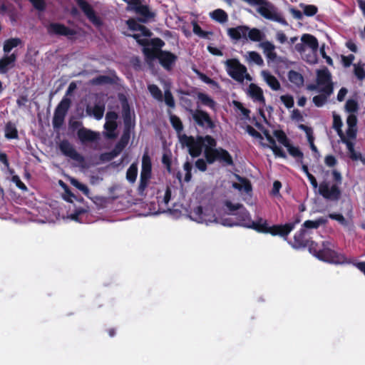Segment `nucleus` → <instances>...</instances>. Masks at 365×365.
<instances>
[{
  "label": "nucleus",
  "instance_id": "nucleus-9",
  "mask_svg": "<svg viewBox=\"0 0 365 365\" xmlns=\"http://www.w3.org/2000/svg\"><path fill=\"white\" fill-rule=\"evenodd\" d=\"M71 104V101L66 97H64L58 104L55 108L52 120L53 128H59L62 126Z\"/></svg>",
  "mask_w": 365,
  "mask_h": 365
},
{
  "label": "nucleus",
  "instance_id": "nucleus-18",
  "mask_svg": "<svg viewBox=\"0 0 365 365\" xmlns=\"http://www.w3.org/2000/svg\"><path fill=\"white\" fill-rule=\"evenodd\" d=\"M77 136L82 143L96 141L98 138V134L86 128H81L77 131Z\"/></svg>",
  "mask_w": 365,
  "mask_h": 365
},
{
  "label": "nucleus",
  "instance_id": "nucleus-54",
  "mask_svg": "<svg viewBox=\"0 0 365 365\" xmlns=\"http://www.w3.org/2000/svg\"><path fill=\"white\" fill-rule=\"evenodd\" d=\"M34 8L39 11H43L46 9V4L45 0H29Z\"/></svg>",
  "mask_w": 365,
  "mask_h": 365
},
{
  "label": "nucleus",
  "instance_id": "nucleus-3",
  "mask_svg": "<svg viewBox=\"0 0 365 365\" xmlns=\"http://www.w3.org/2000/svg\"><path fill=\"white\" fill-rule=\"evenodd\" d=\"M301 222V217L298 215L294 216V220L284 225H274L269 226L267 221L262 217L252 221L248 228L252 229L259 233L270 234L272 236H280L287 240L289 233L295 228L296 225Z\"/></svg>",
  "mask_w": 365,
  "mask_h": 365
},
{
  "label": "nucleus",
  "instance_id": "nucleus-11",
  "mask_svg": "<svg viewBox=\"0 0 365 365\" xmlns=\"http://www.w3.org/2000/svg\"><path fill=\"white\" fill-rule=\"evenodd\" d=\"M317 83L322 86L319 91L327 95L333 93L334 86L331 82V76L327 68L319 70L317 73Z\"/></svg>",
  "mask_w": 365,
  "mask_h": 365
},
{
  "label": "nucleus",
  "instance_id": "nucleus-51",
  "mask_svg": "<svg viewBox=\"0 0 365 365\" xmlns=\"http://www.w3.org/2000/svg\"><path fill=\"white\" fill-rule=\"evenodd\" d=\"M192 31L195 34L203 38H206L209 34H212V32L203 31L202 28L195 22L193 24Z\"/></svg>",
  "mask_w": 365,
  "mask_h": 365
},
{
  "label": "nucleus",
  "instance_id": "nucleus-10",
  "mask_svg": "<svg viewBox=\"0 0 365 365\" xmlns=\"http://www.w3.org/2000/svg\"><path fill=\"white\" fill-rule=\"evenodd\" d=\"M226 71L228 75L237 81H243L244 75L247 72V68L241 64L236 58L227 59L225 61Z\"/></svg>",
  "mask_w": 365,
  "mask_h": 365
},
{
  "label": "nucleus",
  "instance_id": "nucleus-16",
  "mask_svg": "<svg viewBox=\"0 0 365 365\" xmlns=\"http://www.w3.org/2000/svg\"><path fill=\"white\" fill-rule=\"evenodd\" d=\"M177 56L168 51H160L158 61L160 65L167 71H170L177 61Z\"/></svg>",
  "mask_w": 365,
  "mask_h": 365
},
{
  "label": "nucleus",
  "instance_id": "nucleus-47",
  "mask_svg": "<svg viewBox=\"0 0 365 365\" xmlns=\"http://www.w3.org/2000/svg\"><path fill=\"white\" fill-rule=\"evenodd\" d=\"M249 59L258 66H263L264 61L261 56L257 51H250L248 53Z\"/></svg>",
  "mask_w": 365,
  "mask_h": 365
},
{
  "label": "nucleus",
  "instance_id": "nucleus-32",
  "mask_svg": "<svg viewBox=\"0 0 365 365\" xmlns=\"http://www.w3.org/2000/svg\"><path fill=\"white\" fill-rule=\"evenodd\" d=\"M118 128L117 122H106L104 128L106 130V136L109 139H114L117 137L115 130Z\"/></svg>",
  "mask_w": 365,
  "mask_h": 365
},
{
  "label": "nucleus",
  "instance_id": "nucleus-21",
  "mask_svg": "<svg viewBox=\"0 0 365 365\" xmlns=\"http://www.w3.org/2000/svg\"><path fill=\"white\" fill-rule=\"evenodd\" d=\"M249 94L256 101L260 103H265V98L263 95L262 89L255 83H251L249 86Z\"/></svg>",
  "mask_w": 365,
  "mask_h": 365
},
{
  "label": "nucleus",
  "instance_id": "nucleus-7",
  "mask_svg": "<svg viewBox=\"0 0 365 365\" xmlns=\"http://www.w3.org/2000/svg\"><path fill=\"white\" fill-rule=\"evenodd\" d=\"M143 0H127L128 11H133L136 14L140 15V17L138 18V21L141 23H146L149 20L155 16V14L150 11L148 5L142 4Z\"/></svg>",
  "mask_w": 365,
  "mask_h": 365
},
{
  "label": "nucleus",
  "instance_id": "nucleus-45",
  "mask_svg": "<svg viewBox=\"0 0 365 365\" xmlns=\"http://www.w3.org/2000/svg\"><path fill=\"white\" fill-rule=\"evenodd\" d=\"M160 51V50L153 49V48H144L143 53L145 54L146 58L148 60H154L155 58L158 59Z\"/></svg>",
  "mask_w": 365,
  "mask_h": 365
},
{
  "label": "nucleus",
  "instance_id": "nucleus-27",
  "mask_svg": "<svg viewBox=\"0 0 365 365\" xmlns=\"http://www.w3.org/2000/svg\"><path fill=\"white\" fill-rule=\"evenodd\" d=\"M4 133L5 138L7 139H17L19 137L16 126L11 121L6 124Z\"/></svg>",
  "mask_w": 365,
  "mask_h": 365
},
{
  "label": "nucleus",
  "instance_id": "nucleus-39",
  "mask_svg": "<svg viewBox=\"0 0 365 365\" xmlns=\"http://www.w3.org/2000/svg\"><path fill=\"white\" fill-rule=\"evenodd\" d=\"M342 125H343V123H342L341 117L339 115L334 113L333 114V128L337 132V134L339 136V138L344 135L343 131L341 130Z\"/></svg>",
  "mask_w": 365,
  "mask_h": 365
},
{
  "label": "nucleus",
  "instance_id": "nucleus-52",
  "mask_svg": "<svg viewBox=\"0 0 365 365\" xmlns=\"http://www.w3.org/2000/svg\"><path fill=\"white\" fill-rule=\"evenodd\" d=\"M281 101L284 103L286 108H292L294 106V98L289 94L281 96Z\"/></svg>",
  "mask_w": 365,
  "mask_h": 365
},
{
  "label": "nucleus",
  "instance_id": "nucleus-37",
  "mask_svg": "<svg viewBox=\"0 0 365 365\" xmlns=\"http://www.w3.org/2000/svg\"><path fill=\"white\" fill-rule=\"evenodd\" d=\"M364 66L365 64L362 63L354 64V73L359 81H363L365 79Z\"/></svg>",
  "mask_w": 365,
  "mask_h": 365
},
{
  "label": "nucleus",
  "instance_id": "nucleus-29",
  "mask_svg": "<svg viewBox=\"0 0 365 365\" xmlns=\"http://www.w3.org/2000/svg\"><path fill=\"white\" fill-rule=\"evenodd\" d=\"M21 43L19 38H11L4 42L3 51L6 55L14 48Z\"/></svg>",
  "mask_w": 365,
  "mask_h": 365
},
{
  "label": "nucleus",
  "instance_id": "nucleus-61",
  "mask_svg": "<svg viewBox=\"0 0 365 365\" xmlns=\"http://www.w3.org/2000/svg\"><path fill=\"white\" fill-rule=\"evenodd\" d=\"M233 103L235 106V107L241 111L242 114L244 116L249 117L250 113V110L249 109L244 107L243 105L239 101H234Z\"/></svg>",
  "mask_w": 365,
  "mask_h": 365
},
{
  "label": "nucleus",
  "instance_id": "nucleus-57",
  "mask_svg": "<svg viewBox=\"0 0 365 365\" xmlns=\"http://www.w3.org/2000/svg\"><path fill=\"white\" fill-rule=\"evenodd\" d=\"M11 181L16 185V186L22 191H27L28 188L26 185L21 182L20 178L18 175H13Z\"/></svg>",
  "mask_w": 365,
  "mask_h": 365
},
{
  "label": "nucleus",
  "instance_id": "nucleus-6",
  "mask_svg": "<svg viewBox=\"0 0 365 365\" xmlns=\"http://www.w3.org/2000/svg\"><path fill=\"white\" fill-rule=\"evenodd\" d=\"M123 130L120 138L129 142L131 132L135 128V120L132 117L130 105L126 98L121 101Z\"/></svg>",
  "mask_w": 365,
  "mask_h": 365
},
{
  "label": "nucleus",
  "instance_id": "nucleus-59",
  "mask_svg": "<svg viewBox=\"0 0 365 365\" xmlns=\"http://www.w3.org/2000/svg\"><path fill=\"white\" fill-rule=\"evenodd\" d=\"M150 44L153 49L162 50L161 48L164 46L165 42L160 38H154L150 40Z\"/></svg>",
  "mask_w": 365,
  "mask_h": 365
},
{
  "label": "nucleus",
  "instance_id": "nucleus-14",
  "mask_svg": "<svg viewBox=\"0 0 365 365\" xmlns=\"http://www.w3.org/2000/svg\"><path fill=\"white\" fill-rule=\"evenodd\" d=\"M190 217L192 220L197 222H217L218 220L214 214L207 213V210H204L202 207L199 205L192 210L190 212Z\"/></svg>",
  "mask_w": 365,
  "mask_h": 365
},
{
  "label": "nucleus",
  "instance_id": "nucleus-2",
  "mask_svg": "<svg viewBox=\"0 0 365 365\" xmlns=\"http://www.w3.org/2000/svg\"><path fill=\"white\" fill-rule=\"evenodd\" d=\"M311 232L300 228L294 235L293 242H289L294 248L308 247L309 251L318 259L330 264H342L348 263L346 256L334 250V245L328 240L321 245L311 240Z\"/></svg>",
  "mask_w": 365,
  "mask_h": 365
},
{
  "label": "nucleus",
  "instance_id": "nucleus-5",
  "mask_svg": "<svg viewBox=\"0 0 365 365\" xmlns=\"http://www.w3.org/2000/svg\"><path fill=\"white\" fill-rule=\"evenodd\" d=\"M216 146L217 143H215V146H212L211 147L212 148H210L211 150H217V154L215 155V160H213V162H208L205 157V159L199 158L195 161V165L196 168L198 169L200 171H206L207 169V164H213L215 161H219L224 165H233L234 162L232 160V157L231 156L230 153L227 150L221 147L217 148Z\"/></svg>",
  "mask_w": 365,
  "mask_h": 365
},
{
  "label": "nucleus",
  "instance_id": "nucleus-43",
  "mask_svg": "<svg viewBox=\"0 0 365 365\" xmlns=\"http://www.w3.org/2000/svg\"><path fill=\"white\" fill-rule=\"evenodd\" d=\"M345 109L348 113H356L359 110L358 102L354 99L347 100L345 104Z\"/></svg>",
  "mask_w": 365,
  "mask_h": 365
},
{
  "label": "nucleus",
  "instance_id": "nucleus-36",
  "mask_svg": "<svg viewBox=\"0 0 365 365\" xmlns=\"http://www.w3.org/2000/svg\"><path fill=\"white\" fill-rule=\"evenodd\" d=\"M240 184L234 183L233 186L235 188H237L238 190H243L247 193L252 191V187L251 182L249 180L244 178H240Z\"/></svg>",
  "mask_w": 365,
  "mask_h": 365
},
{
  "label": "nucleus",
  "instance_id": "nucleus-50",
  "mask_svg": "<svg viewBox=\"0 0 365 365\" xmlns=\"http://www.w3.org/2000/svg\"><path fill=\"white\" fill-rule=\"evenodd\" d=\"M164 101L165 104L170 108H174L175 103L171 91L169 89L165 91Z\"/></svg>",
  "mask_w": 365,
  "mask_h": 365
},
{
  "label": "nucleus",
  "instance_id": "nucleus-62",
  "mask_svg": "<svg viewBox=\"0 0 365 365\" xmlns=\"http://www.w3.org/2000/svg\"><path fill=\"white\" fill-rule=\"evenodd\" d=\"M271 150L273 151L274 154L279 158H287V154L283 150V149L281 147L277 146L275 145L273 148H271Z\"/></svg>",
  "mask_w": 365,
  "mask_h": 365
},
{
  "label": "nucleus",
  "instance_id": "nucleus-28",
  "mask_svg": "<svg viewBox=\"0 0 365 365\" xmlns=\"http://www.w3.org/2000/svg\"><path fill=\"white\" fill-rule=\"evenodd\" d=\"M288 78L289 81L297 86V87H301L304 84V77L303 76L294 70H291L288 73Z\"/></svg>",
  "mask_w": 365,
  "mask_h": 365
},
{
  "label": "nucleus",
  "instance_id": "nucleus-17",
  "mask_svg": "<svg viewBox=\"0 0 365 365\" xmlns=\"http://www.w3.org/2000/svg\"><path fill=\"white\" fill-rule=\"evenodd\" d=\"M17 59V54L13 53L10 55H4L0 58V73L6 74L8 73L9 69L12 68L15 66V63Z\"/></svg>",
  "mask_w": 365,
  "mask_h": 365
},
{
  "label": "nucleus",
  "instance_id": "nucleus-24",
  "mask_svg": "<svg viewBox=\"0 0 365 365\" xmlns=\"http://www.w3.org/2000/svg\"><path fill=\"white\" fill-rule=\"evenodd\" d=\"M260 45L263 48L264 53L266 55L267 58L272 61H274L277 58V55L274 51L275 46L272 43L266 41L262 42Z\"/></svg>",
  "mask_w": 365,
  "mask_h": 365
},
{
  "label": "nucleus",
  "instance_id": "nucleus-41",
  "mask_svg": "<svg viewBox=\"0 0 365 365\" xmlns=\"http://www.w3.org/2000/svg\"><path fill=\"white\" fill-rule=\"evenodd\" d=\"M286 148H287L288 153L290 155L294 158H299L300 160V163H302L304 154L298 147L293 146L289 143Z\"/></svg>",
  "mask_w": 365,
  "mask_h": 365
},
{
  "label": "nucleus",
  "instance_id": "nucleus-58",
  "mask_svg": "<svg viewBox=\"0 0 365 365\" xmlns=\"http://www.w3.org/2000/svg\"><path fill=\"white\" fill-rule=\"evenodd\" d=\"M225 205L227 207V209L230 212L237 211V210L240 211V210H242L244 207L242 204H240V203L233 204L232 202H230L229 200H226L225 202Z\"/></svg>",
  "mask_w": 365,
  "mask_h": 365
},
{
  "label": "nucleus",
  "instance_id": "nucleus-1",
  "mask_svg": "<svg viewBox=\"0 0 365 365\" xmlns=\"http://www.w3.org/2000/svg\"><path fill=\"white\" fill-rule=\"evenodd\" d=\"M170 122L178 133L179 142L182 147L187 148L188 153L192 158H195L199 157L203 151V155L207 158L208 162H213V160H215L217 150H213L210 148L215 146L216 143L215 138L210 135H197L194 137L182 133L183 125L180 118L176 115L170 114Z\"/></svg>",
  "mask_w": 365,
  "mask_h": 365
},
{
  "label": "nucleus",
  "instance_id": "nucleus-53",
  "mask_svg": "<svg viewBox=\"0 0 365 365\" xmlns=\"http://www.w3.org/2000/svg\"><path fill=\"white\" fill-rule=\"evenodd\" d=\"M138 22V20L130 18L126 21V24L128 25V27L130 30L133 31H138L142 26Z\"/></svg>",
  "mask_w": 365,
  "mask_h": 365
},
{
  "label": "nucleus",
  "instance_id": "nucleus-48",
  "mask_svg": "<svg viewBox=\"0 0 365 365\" xmlns=\"http://www.w3.org/2000/svg\"><path fill=\"white\" fill-rule=\"evenodd\" d=\"M71 183L72 185H73L75 187L81 190L85 195H88L89 194V189L87 185L81 183L78 180L73 178L71 180Z\"/></svg>",
  "mask_w": 365,
  "mask_h": 365
},
{
  "label": "nucleus",
  "instance_id": "nucleus-34",
  "mask_svg": "<svg viewBox=\"0 0 365 365\" xmlns=\"http://www.w3.org/2000/svg\"><path fill=\"white\" fill-rule=\"evenodd\" d=\"M138 175V166L135 163H132L126 171V179L130 183H134Z\"/></svg>",
  "mask_w": 365,
  "mask_h": 365
},
{
  "label": "nucleus",
  "instance_id": "nucleus-20",
  "mask_svg": "<svg viewBox=\"0 0 365 365\" xmlns=\"http://www.w3.org/2000/svg\"><path fill=\"white\" fill-rule=\"evenodd\" d=\"M236 215V219L237 222H236L237 226H242L248 228V225H250L252 222L250 212L243 207L242 210L234 214Z\"/></svg>",
  "mask_w": 365,
  "mask_h": 365
},
{
  "label": "nucleus",
  "instance_id": "nucleus-30",
  "mask_svg": "<svg viewBox=\"0 0 365 365\" xmlns=\"http://www.w3.org/2000/svg\"><path fill=\"white\" fill-rule=\"evenodd\" d=\"M105 111V106L103 105H95L93 108L90 106L86 107V112L88 115H93L97 120L103 118Z\"/></svg>",
  "mask_w": 365,
  "mask_h": 365
},
{
  "label": "nucleus",
  "instance_id": "nucleus-63",
  "mask_svg": "<svg viewBox=\"0 0 365 365\" xmlns=\"http://www.w3.org/2000/svg\"><path fill=\"white\" fill-rule=\"evenodd\" d=\"M116 156L114 155V153L112 152H106L103 153H101L100 155V160L103 162H109L114 159Z\"/></svg>",
  "mask_w": 365,
  "mask_h": 365
},
{
  "label": "nucleus",
  "instance_id": "nucleus-23",
  "mask_svg": "<svg viewBox=\"0 0 365 365\" xmlns=\"http://www.w3.org/2000/svg\"><path fill=\"white\" fill-rule=\"evenodd\" d=\"M301 40L304 45L309 46L313 51L316 52L318 50V40L313 35L309 34H304L302 35Z\"/></svg>",
  "mask_w": 365,
  "mask_h": 365
},
{
  "label": "nucleus",
  "instance_id": "nucleus-42",
  "mask_svg": "<svg viewBox=\"0 0 365 365\" xmlns=\"http://www.w3.org/2000/svg\"><path fill=\"white\" fill-rule=\"evenodd\" d=\"M247 37L252 41H259L262 38V32L258 29H249L247 35Z\"/></svg>",
  "mask_w": 365,
  "mask_h": 365
},
{
  "label": "nucleus",
  "instance_id": "nucleus-60",
  "mask_svg": "<svg viewBox=\"0 0 365 365\" xmlns=\"http://www.w3.org/2000/svg\"><path fill=\"white\" fill-rule=\"evenodd\" d=\"M128 36H131L132 38H133L136 41L137 43L139 44V45H141V46H146L149 44V41L146 38H141V34H132V35H128Z\"/></svg>",
  "mask_w": 365,
  "mask_h": 365
},
{
  "label": "nucleus",
  "instance_id": "nucleus-35",
  "mask_svg": "<svg viewBox=\"0 0 365 365\" xmlns=\"http://www.w3.org/2000/svg\"><path fill=\"white\" fill-rule=\"evenodd\" d=\"M299 7L303 10L304 15L307 16H313L318 12V8L315 5L301 3Z\"/></svg>",
  "mask_w": 365,
  "mask_h": 365
},
{
  "label": "nucleus",
  "instance_id": "nucleus-8",
  "mask_svg": "<svg viewBox=\"0 0 365 365\" xmlns=\"http://www.w3.org/2000/svg\"><path fill=\"white\" fill-rule=\"evenodd\" d=\"M194 122L200 128L205 130H213L216 128L215 122L211 118L209 113L201 109H189Z\"/></svg>",
  "mask_w": 365,
  "mask_h": 365
},
{
  "label": "nucleus",
  "instance_id": "nucleus-64",
  "mask_svg": "<svg viewBox=\"0 0 365 365\" xmlns=\"http://www.w3.org/2000/svg\"><path fill=\"white\" fill-rule=\"evenodd\" d=\"M324 163L328 167L332 168L337 164V160L334 155H328L324 158Z\"/></svg>",
  "mask_w": 365,
  "mask_h": 365
},
{
  "label": "nucleus",
  "instance_id": "nucleus-55",
  "mask_svg": "<svg viewBox=\"0 0 365 365\" xmlns=\"http://www.w3.org/2000/svg\"><path fill=\"white\" fill-rule=\"evenodd\" d=\"M183 169L185 171V180L189 182L192 178V164L189 161H186L183 165Z\"/></svg>",
  "mask_w": 365,
  "mask_h": 365
},
{
  "label": "nucleus",
  "instance_id": "nucleus-49",
  "mask_svg": "<svg viewBox=\"0 0 365 365\" xmlns=\"http://www.w3.org/2000/svg\"><path fill=\"white\" fill-rule=\"evenodd\" d=\"M150 179V178L140 175V183L138 187L139 195H143L144 194V192L148 185Z\"/></svg>",
  "mask_w": 365,
  "mask_h": 365
},
{
  "label": "nucleus",
  "instance_id": "nucleus-31",
  "mask_svg": "<svg viewBox=\"0 0 365 365\" xmlns=\"http://www.w3.org/2000/svg\"><path fill=\"white\" fill-rule=\"evenodd\" d=\"M197 97L203 106H207L211 109H215L216 106V103L207 94L202 92H198L197 94Z\"/></svg>",
  "mask_w": 365,
  "mask_h": 365
},
{
  "label": "nucleus",
  "instance_id": "nucleus-12",
  "mask_svg": "<svg viewBox=\"0 0 365 365\" xmlns=\"http://www.w3.org/2000/svg\"><path fill=\"white\" fill-rule=\"evenodd\" d=\"M77 5L83 12L88 19L96 26H101L103 21L98 16L92 6L86 0H75Z\"/></svg>",
  "mask_w": 365,
  "mask_h": 365
},
{
  "label": "nucleus",
  "instance_id": "nucleus-38",
  "mask_svg": "<svg viewBox=\"0 0 365 365\" xmlns=\"http://www.w3.org/2000/svg\"><path fill=\"white\" fill-rule=\"evenodd\" d=\"M148 91L151 96L158 101H163V96L161 90L155 84H150L148 86Z\"/></svg>",
  "mask_w": 365,
  "mask_h": 365
},
{
  "label": "nucleus",
  "instance_id": "nucleus-56",
  "mask_svg": "<svg viewBox=\"0 0 365 365\" xmlns=\"http://www.w3.org/2000/svg\"><path fill=\"white\" fill-rule=\"evenodd\" d=\"M329 217L331 220H336L341 225L344 226H346L348 225L347 220L345 217L340 213H331L329 215Z\"/></svg>",
  "mask_w": 365,
  "mask_h": 365
},
{
  "label": "nucleus",
  "instance_id": "nucleus-22",
  "mask_svg": "<svg viewBox=\"0 0 365 365\" xmlns=\"http://www.w3.org/2000/svg\"><path fill=\"white\" fill-rule=\"evenodd\" d=\"M152 174V163L151 159L148 154L145 153L142 158V168L140 172L141 176L151 178Z\"/></svg>",
  "mask_w": 365,
  "mask_h": 365
},
{
  "label": "nucleus",
  "instance_id": "nucleus-46",
  "mask_svg": "<svg viewBox=\"0 0 365 365\" xmlns=\"http://www.w3.org/2000/svg\"><path fill=\"white\" fill-rule=\"evenodd\" d=\"M330 95L322 93V94L317 95L313 97V103L317 107H322L327 101V98Z\"/></svg>",
  "mask_w": 365,
  "mask_h": 365
},
{
  "label": "nucleus",
  "instance_id": "nucleus-26",
  "mask_svg": "<svg viewBox=\"0 0 365 365\" xmlns=\"http://www.w3.org/2000/svg\"><path fill=\"white\" fill-rule=\"evenodd\" d=\"M327 222V219L321 217L315 220H306L302 225V229L308 230L309 229H317L321 225H324Z\"/></svg>",
  "mask_w": 365,
  "mask_h": 365
},
{
  "label": "nucleus",
  "instance_id": "nucleus-15",
  "mask_svg": "<svg viewBox=\"0 0 365 365\" xmlns=\"http://www.w3.org/2000/svg\"><path fill=\"white\" fill-rule=\"evenodd\" d=\"M48 33L51 35L56 34L58 36H66L72 40L73 36L76 35V30L71 29L61 23H51L47 27Z\"/></svg>",
  "mask_w": 365,
  "mask_h": 365
},
{
  "label": "nucleus",
  "instance_id": "nucleus-19",
  "mask_svg": "<svg viewBox=\"0 0 365 365\" xmlns=\"http://www.w3.org/2000/svg\"><path fill=\"white\" fill-rule=\"evenodd\" d=\"M249 27L246 26H238L235 28H230L227 30L228 36L233 40L239 41L241 38L247 39Z\"/></svg>",
  "mask_w": 365,
  "mask_h": 365
},
{
  "label": "nucleus",
  "instance_id": "nucleus-33",
  "mask_svg": "<svg viewBox=\"0 0 365 365\" xmlns=\"http://www.w3.org/2000/svg\"><path fill=\"white\" fill-rule=\"evenodd\" d=\"M210 16L215 21L219 23H225L227 21L228 16L227 13L220 9H215L210 14Z\"/></svg>",
  "mask_w": 365,
  "mask_h": 365
},
{
  "label": "nucleus",
  "instance_id": "nucleus-13",
  "mask_svg": "<svg viewBox=\"0 0 365 365\" xmlns=\"http://www.w3.org/2000/svg\"><path fill=\"white\" fill-rule=\"evenodd\" d=\"M58 147L63 155L68 157L79 163L85 162L84 157L76 151L73 145L68 140L64 139L61 140Z\"/></svg>",
  "mask_w": 365,
  "mask_h": 365
},
{
  "label": "nucleus",
  "instance_id": "nucleus-44",
  "mask_svg": "<svg viewBox=\"0 0 365 365\" xmlns=\"http://www.w3.org/2000/svg\"><path fill=\"white\" fill-rule=\"evenodd\" d=\"M92 82L95 85H104L110 84L113 83L112 78L108 76H98L92 80Z\"/></svg>",
  "mask_w": 365,
  "mask_h": 365
},
{
  "label": "nucleus",
  "instance_id": "nucleus-25",
  "mask_svg": "<svg viewBox=\"0 0 365 365\" xmlns=\"http://www.w3.org/2000/svg\"><path fill=\"white\" fill-rule=\"evenodd\" d=\"M262 75L267 84L273 91H279L280 89V83L274 76L267 71H262Z\"/></svg>",
  "mask_w": 365,
  "mask_h": 365
},
{
  "label": "nucleus",
  "instance_id": "nucleus-4",
  "mask_svg": "<svg viewBox=\"0 0 365 365\" xmlns=\"http://www.w3.org/2000/svg\"><path fill=\"white\" fill-rule=\"evenodd\" d=\"M331 175L333 176V180L336 182L332 185L331 187L329 186V182L324 180L319 185L315 178V177L312 174H309L307 177L312 185V187L315 188H319V193L321 195L324 199L337 201L339 200L341 192L339 187V185L341 183L342 177L341 174L336 170H333L331 171Z\"/></svg>",
  "mask_w": 365,
  "mask_h": 365
},
{
  "label": "nucleus",
  "instance_id": "nucleus-40",
  "mask_svg": "<svg viewBox=\"0 0 365 365\" xmlns=\"http://www.w3.org/2000/svg\"><path fill=\"white\" fill-rule=\"evenodd\" d=\"M274 135L276 137L279 143L284 147H287L290 143L287 136L282 130H275L274 131Z\"/></svg>",
  "mask_w": 365,
  "mask_h": 365
}]
</instances>
